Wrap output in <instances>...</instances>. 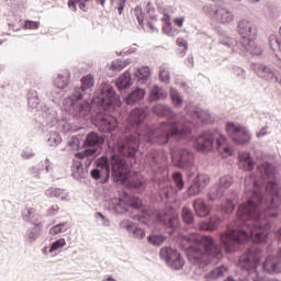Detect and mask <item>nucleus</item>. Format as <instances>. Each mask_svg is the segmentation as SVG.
<instances>
[{"label":"nucleus","mask_w":281,"mask_h":281,"mask_svg":"<svg viewBox=\"0 0 281 281\" xmlns=\"http://www.w3.org/2000/svg\"><path fill=\"white\" fill-rule=\"evenodd\" d=\"M95 80L92 75H87L81 78V87L74 89L72 93L68 97L72 105V115L80 120L87 117L91 113V103L87 101L91 98V89H93Z\"/></svg>","instance_id":"nucleus-7"},{"label":"nucleus","mask_w":281,"mask_h":281,"mask_svg":"<svg viewBox=\"0 0 281 281\" xmlns=\"http://www.w3.org/2000/svg\"><path fill=\"white\" fill-rule=\"evenodd\" d=\"M151 111L158 117H166L169 121L162 122L156 130L144 124L146 142H156L160 146L168 144L170 137H178L180 139L188 137L192 133L194 124H210L212 122V114L199 108L188 110L184 121H179V115L168 104L156 103Z\"/></svg>","instance_id":"nucleus-2"},{"label":"nucleus","mask_w":281,"mask_h":281,"mask_svg":"<svg viewBox=\"0 0 281 281\" xmlns=\"http://www.w3.org/2000/svg\"><path fill=\"white\" fill-rule=\"evenodd\" d=\"M223 196H225V191L218 184L213 186L209 191L210 201H218Z\"/></svg>","instance_id":"nucleus-40"},{"label":"nucleus","mask_w":281,"mask_h":281,"mask_svg":"<svg viewBox=\"0 0 281 281\" xmlns=\"http://www.w3.org/2000/svg\"><path fill=\"white\" fill-rule=\"evenodd\" d=\"M171 159L182 170H190L194 167V154L186 148H171Z\"/></svg>","instance_id":"nucleus-10"},{"label":"nucleus","mask_w":281,"mask_h":281,"mask_svg":"<svg viewBox=\"0 0 281 281\" xmlns=\"http://www.w3.org/2000/svg\"><path fill=\"white\" fill-rule=\"evenodd\" d=\"M228 69L234 74V76H236V78H239L240 80H245V78H247V72L239 66L231 64L228 65Z\"/></svg>","instance_id":"nucleus-52"},{"label":"nucleus","mask_w":281,"mask_h":281,"mask_svg":"<svg viewBox=\"0 0 281 281\" xmlns=\"http://www.w3.org/2000/svg\"><path fill=\"white\" fill-rule=\"evenodd\" d=\"M71 170L74 179H85V168L82 167V162L75 164Z\"/></svg>","instance_id":"nucleus-53"},{"label":"nucleus","mask_w":281,"mask_h":281,"mask_svg":"<svg viewBox=\"0 0 281 281\" xmlns=\"http://www.w3.org/2000/svg\"><path fill=\"white\" fill-rule=\"evenodd\" d=\"M67 229H69V223L63 222L53 226L49 229V234H52V236H56L57 234H64V232H67Z\"/></svg>","instance_id":"nucleus-51"},{"label":"nucleus","mask_w":281,"mask_h":281,"mask_svg":"<svg viewBox=\"0 0 281 281\" xmlns=\"http://www.w3.org/2000/svg\"><path fill=\"white\" fill-rule=\"evenodd\" d=\"M262 269L267 273H281V265L278 262V258L268 256L262 263Z\"/></svg>","instance_id":"nucleus-26"},{"label":"nucleus","mask_w":281,"mask_h":281,"mask_svg":"<svg viewBox=\"0 0 281 281\" xmlns=\"http://www.w3.org/2000/svg\"><path fill=\"white\" fill-rule=\"evenodd\" d=\"M175 194H177V189L170 186L162 187L159 190L161 201H166V199H170V196H175Z\"/></svg>","instance_id":"nucleus-47"},{"label":"nucleus","mask_w":281,"mask_h":281,"mask_svg":"<svg viewBox=\"0 0 281 281\" xmlns=\"http://www.w3.org/2000/svg\"><path fill=\"white\" fill-rule=\"evenodd\" d=\"M189 241L193 243L189 247V259L193 265H199L200 269H205L212 258L216 260L223 258V248L212 236L190 235Z\"/></svg>","instance_id":"nucleus-5"},{"label":"nucleus","mask_w":281,"mask_h":281,"mask_svg":"<svg viewBox=\"0 0 281 281\" xmlns=\"http://www.w3.org/2000/svg\"><path fill=\"white\" fill-rule=\"evenodd\" d=\"M193 210L196 216L205 217L210 215V206L205 204V201H203V199H198L193 201Z\"/></svg>","instance_id":"nucleus-30"},{"label":"nucleus","mask_w":281,"mask_h":281,"mask_svg":"<svg viewBox=\"0 0 281 281\" xmlns=\"http://www.w3.org/2000/svg\"><path fill=\"white\" fill-rule=\"evenodd\" d=\"M82 144V135H72L67 140L66 148H70V150H78Z\"/></svg>","instance_id":"nucleus-43"},{"label":"nucleus","mask_w":281,"mask_h":281,"mask_svg":"<svg viewBox=\"0 0 281 281\" xmlns=\"http://www.w3.org/2000/svg\"><path fill=\"white\" fill-rule=\"evenodd\" d=\"M214 142L216 144V149L217 150H221V148H223V146L225 145V138L223 135H216L215 134V138H214Z\"/></svg>","instance_id":"nucleus-62"},{"label":"nucleus","mask_w":281,"mask_h":281,"mask_svg":"<svg viewBox=\"0 0 281 281\" xmlns=\"http://www.w3.org/2000/svg\"><path fill=\"white\" fill-rule=\"evenodd\" d=\"M91 102L99 104L103 109H109V106H120V97L113 86H105L94 93Z\"/></svg>","instance_id":"nucleus-9"},{"label":"nucleus","mask_w":281,"mask_h":281,"mask_svg":"<svg viewBox=\"0 0 281 281\" xmlns=\"http://www.w3.org/2000/svg\"><path fill=\"white\" fill-rule=\"evenodd\" d=\"M146 95V91L142 88H137L134 91H132L127 97L125 98L126 104H135V102H139Z\"/></svg>","instance_id":"nucleus-34"},{"label":"nucleus","mask_w":281,"mask_h":281,"mask_svg":"<svg viewBox=\"0 0 281 281\" xmlns=\"http://www.w3.org/2000/svg\"><path fill=\"white\" fill-rule=\"evenodd\" d=\"M41 164V167L32 166L29 168V172L32 175V177H34V179H41V170H43V167L45 166L43 162Z\"/></svg>","instance_id":"nucleus-61"},{"label":"nucleus","mask_w":281,"mask_h":281,"mask_svg":"<svg viewBox=\"0 0 281 281\" xmlns=\"http://www.w3.org/2000/svg\"><path fill=\"white\" fill-rule=\"evenodd\" d=\"M133 86V81L131 78V71H124L116 80V87L119 91H124V89H128Z\"/></svg>","instance_id":"nucleus-29"},{"label":"nucleus","mask_w":281,"mask_h":281,"mask_svg":"<svg viewBox=\"0 0 281 281\" xmlns=\"http://www.w3.org/2000/svg\"><path fill=\"white\" fill-rule=\"evenodd\" d=\"M159 80L165 85H170V68L166 65H161L159 68Z\"/></svg>","instance_id":"nucleus-48"},{"label":"nucleus","mask_w":281,"mask_h":281,"mask_svg":"<svg viewBox=\"0 0 281 281\" xmlns=\"http://www.w3.org/2000/svg\"><path fill=\"white\" fill-rule=\"evenodd\" d=\"M162 21H165L162 32L167 34V36H175V32L172 31V23L170 22V15H168V13H165Z\"/></svg>","instance_id":"nucleus-54"},{"label":"nucleus","mask_w":281,"mask_h":281,"mask_svg":"<svg viewBox=\"0 0 281 281\" xmlns=\"http://www.w3.org/2000/svg\"><path fill=\"white\" fill-rule=\"evenodd\" d=\"M217 184L226 192V190H229L234 184V178L232 176H224L220 178V182Z\"/></svg>","instance_id":"nucleus-55"},{"label":"nucleus","mask_w":281,"mask_h":281,"mask_svg":"<svg viewBox=\"0 0 281 281\" xmlns=\"http://www.w3.org/2000/svg\"><path fill=\"white\" fill-rule=\"evenodd\" d=\"M127 0H117L115 9L117 10L119 14L122 15L124 12V8H126Z\"/></svg>","instance_id":"nucleus-64"},{"label":"nucleus","mask_w":281,"mask_h":281,"mask_svg":"<svg viewBox=\"0 0 281 281\" xmlns=\"http://www.w3.org/2000/svg\"><path fill=\"white\" fill-rule=\"evenodd\" d=\"M226 132L228 137L235 143V144H249L251 142V133H249V130L243 125H236L234 122L226 123Z\"/></svg>","instance_id":"nucleus-11"},{"label":"nucleus","mask_w":281,"mask_h":281,"mask_svg":"<svg viewBox=\"0 0 281 281\" xmlns=\"http://www.w3.org/2000/svg\"><path fill=\"white\" fill-rule=\"evenodd\" d=\"M167 98L168 93H166V90H164L159 86H154V88L149 92V100H151V102H155L157 100H166Z\"/></svg>","instance_id":"nucleus-36"},{"label":"nucleus","mask_w":281,"mask_h":281,"mask_svg":"<svg viewBox=\"0 0 281 281\" xmlns=\"http://www.w3.org/2000/svg\"><path fill=\"white\" fill-rule=\"evenodd\" d=\"M214 139H216V134L205 131L196 136L193 146L199 153H210L214 148Z\"/></svg>","instance_id":"nucleus-14"},{"label":"nucleus","mask_w":281,"mask_h":281,"mask_svg":"<svg viewBox=\"0 0 281 281\" xmlns=\"http://www.w3.org/2000/svg\"><path fill=\"white\" fill-rule=\"evenodd\" d=\"M239 168L245 172H251L256 168V161L250 153H243L239 155Z\"/></svg>","instance_id":"nucleus-25"},{"label":"nucleus","mask_w":281,"mask_h":281,"mask_svg":"<svg viewBox=\"0 0 281 281\" xmlns=\"http://www.w3.org/2000/svg\"><path fill=\"white\" fill-rule=\"evenodd\" d=\"M227 234V231L221 235V243L226 254H234V251H238L240 249V245H245V243H249V240H252L255 243L254 246L249 247L244 255L239 258V267L247 271L248 273H256V277L254 278V281H269L268 278L260 277L258 274V265L260 263V258H262V248H260L259 245H265L267 240H269V237H267L266 241H258L256 240V237H249L248 239H241V241L236 243L234 245V250H227V246L225 245V241H223V236Z\"/></svg>","instance_id":"nucleus-6"},{"label":"nucleus","mask_w":281,"mask_h":281,"mask_svg":"<svg viewBox=\"0 0 281 281\" xmlns=\"http://www.w3.org/2000/svg\"><path fill=\"white\" fill-rule=\"evenodd\" d=\"M161 157H164V151L151 149L146 156V164H148L150 168H155L159 166Z\"/></svg>","instance_id":"nucleus-32"},{"label":"nucleus","mask_w":281,"mask_h":281,"mask_svg":"<svg viewBox=\"0 0 281 281\" xmlns=\"http://www.w3.org/2000/svg\"><path fill=\"white\" fill-rule=\"evenodd\" d=\"M22 220L25 223H32L33 225H37L38 222V213H36V209L26 207L22 211Z\"/></svg>","instance_id":"nucleus-31"},{"label":"nucleus","mask_w":281,"mask_h":281,"mask_svg":"<svg viewBox=\"0 0 281 281\" xmlns=\"http://www.w3.org/2000/svg\"><path fill=\"white\" fill-rule=\"evenodd\" d=\"M43 94V89L38 88L29 90L27 93V106L30 109H38V104H41V98L38 95Z\"/></svg>","instance_id":"nucleus-27"},{"label":"nucleus","mask_w":281,"mask_h":281,"mask_svg":"<svg viewBox=\"0 0 281 281\" xmlns=\"http://www.w3.org/2000/svg\"><path fill=\"white\" fill-rule=\"evenodd\" d=\"M45 196L48 199H57V201H67L69 193L65 189L49 188L45 191Z\"/></svg>","instance_id":"nucleus-28"},{"label":"nucleus","mask_w":281,"mask_h":281,"mask_svg":"<svg viewBox=\"0 0 281 281\" xmlns=\"http://www.w3.org/2000/svg\"><path fill=\"white\" fill-rule=\"evenodd\" d=\"M65 245H67V241L65 240V238H59L50 244L48 252L54 254V251H58V249H63Z\"/></svg>","instance_id":"nucleus-56"},{"label":"nucleus","mask_w":281,"mask_h":281,"mask_svg":"<svg viewBox=\"0 0 281 281\" xmlns=\"http://www.w3.org/2000/svg\"><path fill=\"white\" fill-rule=\"evenodd\" d=\"M90 176L94 181H99L100 183L109 182V179L104 177V171L102 169H98V167L90 171Z\"/></svg>","instance_id":"nucleus-49"},{"label":"nucleus","mask_w":281,"mask_h":281,"mask_svg":"<svg viewBox=\"0 0 281 281\" xmlns=\"http://www.w3.org/2000/svg\"><path fill=\"white\" fill-rule=\"evenodd\" d=\"M207 187V180L202 177H195L191 182L190 187L188 188V194L190 196H196L203 192V189Z\"/></svg>","instance_id":"nucleus-23"},{"label":"nucleus","mask_w":281,"mask_h":281,"mask_svg":"<svg viewBox=\"0 0 281 281\" xmlns=\"http://www.w3.org/2000/svg\"><path fill=\"white\" fill-rule=\"evenodd\" d=\"M95 218H97V221H101V223H102L105 227H109L110 222H109V220H106V217H105L102 213L97 212V213H95Z\"/></svg>","instance_id":"nucleus-63"},{"label":"nucleus","mask_w":281,"mask_h":281,"mask_svg":"<svg viewBox=\"0 0 281 281\" xmlns=\"http://www.w3.org/2000/svg\"><path fill=\"white\" fill-rule=\"evenodd\" d=\"M254 71L259 78L266 80L267 82H281L280 72L271 69V67L265 64H255Z\"/></svg>","instance_id":"nucleus-17"},{"label":"nucleus","mask_w":281,"mask_h":281,"mask_svg":"<svg viewBox=\"0 0 281 281\" xmlns=\"http://www.w3.org/2000/svg\"><path fill=\"white\" fill-rule=\"evenodd\" d=\"M21 157L22 159H34V157H36V153H34V149H32V147H25L21 151Z\"/></svg>","instance_id":"nucleus-59"},{"label":"nucleus","mask_w":281,"mask_h":281,"mask_svg":"<svg viewBox=\"0 0 281 281\" xmlns=\"http://www.w3.org/2000/svg\"><path fill=\"white\" fill-rule=\"evenodd\" d=\"M95 155H98V149L86 148L83 151L77 153L76 157L78 159H81L79 164H82V166H86V168H89L91 164H93V159H95Z\"/></svg>","instance_id":"nucleus-24"},{"label":"nucleus","mask_w":281,"mask_h":281,"mask_svg":"<svg viewBox=\"0 0 281 281\" xmlns=\"http://www.w3.org/2000/svg\"><path fill=\"white\" fill-rule=\"evenodd\" d=\"M41 232H43V224H33V226L29 227L23 235L25 243H30V245L36 243V239L41 238Z\"/></svg>","instance_id":"nucleus-22"},{"label":"nucleus","mask_w":281,"mask_h":281,"mask_svg":"<svg viewBox=\"0 0 281 281\" xmlns=\"http://www.w3.org/2000/svg\"><path fill=\"white\" fill-rule=\"evenodd\" d=\"M93 124L100 133H113L117 128V119L109 114L97 113Z\"/></svg>","instance_id":"nucleus-13"},{"label":"nucleus","mask_w":281,"mask_h":281,"mask_svg":"<svg viewBox=\"0 0 281 281\" xmlns=\"http://www.w3.org/2000/svg\"><path fill=\"white\" fill-rule=\"evenodd\" d=\"M46 143L47 146L54 148L56 146H59V144H63V136H60V133L56 131H50L46 134Z\"/></svg>","instance_id":"nucleus-33"},{"label":"nucleus","mask_w":281,"mask_h":281,"mask_svg":"<svg viewBox=\"0 0 281 281\" xmlns=\"http://www.w3.org/2000/svg\"><path fill=\"white\" fill-rule=\"evenodd\" d=\"M67 85H69V74H59L54 81V86L57 87V89H65Z\"/></svg>","instance_id":"nucleus-50"},{"label":"nucleus","mask_w":281,"mask_h":281,"mask_svg":"<svg viewBox=\"0 0 281 281\" xmlns=\"http://www.w3.org/2000/svg\"><path fill=\"white\" fill-rule=\"evenodd\" d=\"M221 44L229 49H233L235 54H239L240 56H245L247 52L252 54V56H260L262 54V49L256 46L255 42H248L247 40L236 41L234 37H225L221 40Z\"/></svg>","instance_id":"nucleus-8"},{"label":"nucleus","mask_w":281,"mask_h":281,"mask_svg":"<svg viewBox=\"0 0 281 281\" xmlns=\"http://www.w3.org/2000/svg\"><path fill=\"white\" fill-rule=\"evenodd\" d=\"M134 76L137 78L138 82L144 83L150 78V68L148 66H143L135 71Z\"/></svg>","instance_id":"nucleus-39"},{"label":"nucleus","mask_w":281,"mask_h":281,"mask_svg":"<svg viewBox=\"0 0 281 281\" xmlns=\"http://www.w3.org/2000/svg\"><path fill=\"white\" fill-rule=\"evenodd\" d=\"M132 14L135 16L139 27H144V21H146V13L142 5H136L133 9Z\"/></svg>","instance_id":"nucleus-41"},{"label":"nucleus","mask_w":281,"mask_h":281,"mask_svg":"<svg viewBox=\"0 0 281 281\" xmlns=\"http://www.w3.org/2000/svg\"><path fill=\"white\" fill-rule=\"evenodd\" d=\"M166 236L151 234L147 237L148 244L153 245L154 247H161L164 243H166Z\"/></svg>","instance_id":"nucleus-46"},{"label":"nucleus","mask_w":281,"mask_h":281,"mask_svg":"<svg viewBox=\"0 0 281 281\" xmlns=\"http://www.w3.org/2000/svg\"><path fill=\"white\" fill-rule=\"evenodd\" d=\"M157 21V9H155V5L153 2H147L145 7V21Z\"/></svg>","instance_id":"nucleus-45"},{"label":"nucleus","mask_w":281,"mask_h":281,"mask_svg":"<svg viewBox=\"0 0 281 281\" xmlns=\"http://www.w3.org/2000/svg\"><path fill=\"white\" fill-rule=\"evenodd\" d=\"M125 229H126V232H128V234H132V236L134 238H138V240H142V238H144L146 236V232L144 229L135 226V224H133V223L125 225Z\"/></svg>","instance_id":"nucleus-37"},{"label":"nucleus","mask_w":281,"mask_h":281,"mask_svg":"<svg viewBox=\"0 0 281 281\" xmlns=\"http://www.w3.org/2000/svg\"><path fill=\"white\" fill-rule=\"evenodd\" d=\"M146 117H148L146 110L139 108L132 110L127 120L125 135L119 142V153L123 157L135 159L142 140L147 144H157L155 140H146V126L144 125Z\"/></svg>","instance_id":"nucleus-3"},{"label":"nucleus","mask_w":281,"mask_h":281,"mask_svg":"<svg viewBox=\"0 0 281 281\" xmlns=\"http://www.w3.org/2000/svg\"><path fill=\"white\" fill-rule=\"evenodd\" d=\"M159 256L161 260H165L166 265H168V267L171 269H175L176 271L183 269L184 261L183 258H181V254H179L177 249L165 246L160 249Z\"/></svg>","instance_id":"nucleus-12"},{"label":"nucleus","mask_w":281,"mask_h":281,"mask_svg":"<svg viewBox=\"0 0 281 281\" xmlns=\"http://www.w3.org/2000/svg\"><path fill=\"white\" fill-rule=\"evenodd\" d=\"M128 207L133 210L142 209V200L135 198V195H128L126 192H123V198H119V204L115 205L114 210L117 214H126Z\"/></svg>","instance_id":"nucleus-15"},{"label":"nucleus","mask_w":281,"mask_h":281,"mask_svg":"<svg viewBox=\"0 0 281 281\" xmlns=\"http://www.w3.org/2000/svg\"><path fill=\"white\" fill-rule=\"evenodd\" d=\"M258 170L265 179H270L266 184V192L260 189L252 191L251 199L247 203L238 206L236 220L226 228L223 243L226 251H234L236 243L255 238L257 243H266L271 232V220L278 216V209L281 204V193L276 181V167L273 164L265 161Z\"/></svg>","instance_id":"nucleus-1"},{"label":"nucleus","mask_w":281,"mask_h":281,"mask_svg":"<svg viewBox=\"0 0 281 281\" xmlns=\"http://www.w3.org/2000/svg\"><path fill=\"white\" fill-rule=\"evenodd\" d=\"M181 218L186 225H194V213L188 206L181 210Z\"/></svg>","instance_id":"nucleus-42"},{"label":"nucleus","mask_w":281,"mask_h":281,"mask_svg":"<svg viewBox=\"0 0 281 281\" xmlns=\"http://www.w3.org/2000/svg\"><path fill=\"white\" fill-rule=\"evenodd\" d=\"M94 166L99 170L103 171V176L106 179L111 178L120 183H127L133 190H144V180L139 178H131V167L126 158L120 155L109 156L103 155L94 160Z\"/></svg>","instance_id":"nucleus-4"},{"label":"nucleus","mask_w":281,"mask_h":281,"mask_svg":"<svg viewBox=\"0 0 281 281\" xmlns=\"http://www.w3.org/2000/svg\"><path fill=\"white\" fill-rule=\"evenodd\" d=\"M102 144H104L103 136L95 132H90L86 135L81 146L83 148H95V150H98V148H100Z\"/></svg>","instance_id":"nucleus-21"},{"label":"nucleus","mask_w":281,"mask_h":281,"mask_svg":"<svg viewBox=\"0 0 281 281\" xmlns=\"http://www.w3.org/2000/svg\"><path fill=\"white\" fill-rule=\"evenodd\" d=\"M237 32L243 41L252 43L258 36V29L256 24L248 20H240L237 25Z\"/></svg>","instance_id":"nucleus-16"},{"label":"nucleus","mask_w":281,"mask_h":281,"mask_svg":"<svg viewBox=\"0 0 281 281\" xmlns=\"http://www.w3.org/2000/svg\"><path fill=\"white\" fill-rule=\"evenodd\" d=\"M210 9L213 12V16L214 19H216V21H218L220 23H232V21H234V13L232 12V10L218 4L214 8L210 7Z\"/></svg>","instance_id":"nucleus-19"},{"label":"nucleus","mask_w":281,"mask_h":281,"mask_svg":"<svg viewBox=\"0 0 281 281\" xmlns=\"http://www.w3.org/2000/svg\"><path fill=\"white\" fill-rule=\"evenodd\" d=\"M218 225H221V217H211L210 221L203 222L201 229L214 232V229H218Z\"/></svg>","instance_id":"nucleus-44"},{"label":"nucleus","mask_w":281,"mask_h":281,"mask_svg":"<svg viewBox=\"0 0 281 281\" xmlns=\"http://www.w3.org/2000/svg\"><path fill=\"white\" fill-rule=\"evenodd\" d=\"M41 23L37 21L26 20L22 23L24 30H38Z\"/></svg>","instance_id":"nucleus-60"},{"label":"nucleus","mask_w":281,"mask_h":281,"mask_svg":"<svg viewBox=\"0 0 281 281\" xmlns=\"http://www.w3.org/2000/svg\"><path fill=\"white\" fill-rule=\"evenodd\" d=\"M41 115L43 117V124L46 126H56L58 124V113L54 111V108H49L46 104L41 105Z\"/></svg>","instance_id":"nucleus-20"},{"label":"nucleus","mask_w":281,"mask_h":281,"mask_svg":"<svg viewBox=\"0 0 281 281\" xmlns=\"http://www.w3.org/2000/svg\"><path fill=\"white\" fill-rule=\"evenodd\" d=\"M156 218L159 223H162V225H166V227H170L171 229H177V227H179V217L170 210L165 209L158 211Z\"/></svg>","instance_id":"nucleus-18"},{"label":"nucleus","mask_w":281,"mask_h":281,"mask_svg":"<svg viewBox=\"0 0 281 281\" xmlns=\"http://www.w3.org/2000/svg\"><path fill=\"white\" fill-rule=\"evenodd\" d=\"M172 180L178 190H183V188H186V182L183 181V175H181V172H175L172 175Z\"/></svg>","instance_id":"nucleus-57"},{"label":"nucleus","mask_w":281,"mask_h":281,"mask_svg":"<svg viewBox=\"0 0 281 281\" xmlns=\"http://www.w3.org/2000/svg\"><path fill=\"white\" fill-rule=\"evenodd\" d=\"M226 271H227V268L217 267V268L211 270L210 276H211V278H213V280H218V278H223V276H225Z\"/></svg>","instance_id":"nucleus-58"},{"label":"nucleus","mask_w":281,"mask_h":281,"mask_svg":"<svg viewBox=\"0 0 281 281\" xmlns=\"http://www.w3.org/2000/svg\"><path fill=\"white\" fill-rule=\"evenodd\" d=\"M236 199H238V194L233 192V198H227L226 201L222 203V210L225 214H232L234 210H236Z\"/></svg>","instance_id":"nucleus-35"},{"label":"nucleus","mask_w":281,"mask_h":281,"mask_svg":"<svg viewBox=\"0 0 281 281\" xmlns=\"http://www.w3.org/2000/svg\"><path fill=\"white\" fill-rule=\"evenodd\" d=\"M169 98L176 109H181V106H183V98L179 93L178 89L171 88L169 91Z\"/></svg>","instance_id":"nucleus-38"}]
</instances>
